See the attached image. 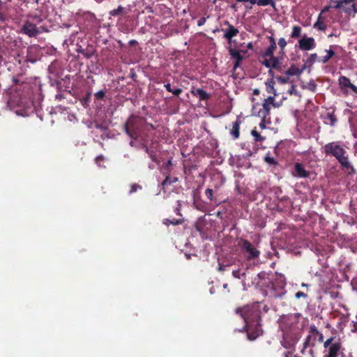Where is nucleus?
<instances>
[{"mask_svg": "<svg viewBox=\"0 0 357 357\" xmlns=\"http://www.w3.org/2000/svg\"><path fill=\"white\" fill-rule=\"evenodd\" d=\"M336 160L340 164L341 167L349 170V174H353L356 172V169L350 163L348 155H347V153H342V155H337Z\"/></svg>", "mask_w": 357, "mask_h": 357, "instance_id": "9b49d317", "label": "nucleus"}, {"mask_svg": "<svg viewBox=\"0 0 357 357\" xmlns=\"http://www.w3.org/2000/svg\"><path fill=\"white\" fill-rule=\"evenodd\" d=\"M340 354H341V357H353L350 353H348L347 354H346L345 353L342 351Z\"/></svg>", "mask_w": 357, "mask_h": 357, "instance_id": "e2e57ef3", "label": "nucleus"}, {"mask_svg": "<svg viewBox=\"0 0 357 357\" xmlns=\"http://www.w3.org/2000/svg\"><path fill=\"white\" fill-rule=\"evenodd\" d=\"M206 17H201L198 22H197V25L199 26H203L205 23H206Z\"/></svg>", "mask_w": 357, "mask_h": 357, "instance_id": "603ef678", "label": "nucleus"}, {"mask_svg": "<svg viewBox=\"0 0 357 357\" xmlns=\"http://www.w3.org/2000/svg\"><path fill=\"white\" fill-rule=\"evenodd\" d=\"M348 89H350L354 93L357 94V86L352 83L350 84V86Z\"/></svg>", "mask_w": 357, "mask_h": 357, "instance_id": "4d7b16f0", "label": "nucleus"}, {"mask_svg": "<svg viewBox=\"0 0 357 357\" xmlns=\"http://www.w3.org/2000/svg\"><path fill=\"white\" fill-rule=\"evenodd\" d=\"M318 59L317 54L316 53L311 54L305 62L304 66H312Z\"/></svg>", "mask_w": 357, "mask_h": 357, "instance_id": "f704fd0d", "label": "nucleus"}, {"mask_svg": "<svg viewBox=\"0 0 357 357\" xmlns=\"http://www.w3.org/2000/svg\"><path fill=\"white\" fill-rule=\"evenodd\" d=\"M251 134L255 137L256 142H261L264 139V137H261L260 133L255 129L252 130Z\"/></svg>", "mask_w": 357, "mask_h": 357, "instance_id": "c9c22d12", "label": "nucleus"}, {"mask_svg": "<svg viewBox=\"0 0 357 357\" xmlns=\"http://www.w3.org/2000/svg\"><path fill=\"white\" fill-rule=\"evenodd\" d=\"M286 290L284 289V284H272V289L271 291V294L272 296L275 298H282L286 294Z\"/></svg>", "mask_w": 357, "mask_h": 357, "instance_id": "4468645a", "label": "nucleus"}, {"mask_svg": "<svg viewBox=\"0 0 357 357\" xmlns=\"http://www.w3.org/2000/svg\"><path fill=\"white\" fill-rule=\"evenodd\" d=\"M238 246L241 250V255L244 259L247 268L252 265H255L261 254L257 247L248 240L244 238L240 239Z\"/></svg>", "mask_w": 357, "mask_h": 357, "instance_id": "f03ea898", "label": "nucleus"}, {"mask_svg": "<svg viewBox=\"0 0 357 357\" xmlns=\"http://www.w3.org/2000/svg\"><path fill=\"white\" fill-rule=\"evenodd\" d=\"M267 38L269 41V45L262 53L261 56L264 59H271L273 57H277V56H274V51L277 47L275 38L273 36H267Z\"/></svg>", "mask_w": 357, "mask_h": 357, "instance_id": "9d476101", "label": "nucleus"}, {"mask_svg": "<svg viewBox=\"0 0 357 357\" xmlns=\"http://www.w3.org/2000/svg\"><path fill=\"white\" fill-rule=\"evenodd\" d=\"M229 52L230 56L236 59V61L234 63V67L236 68L239 66L240 63L243 60V56L241 54L240 52L238 50H236L234 48L230 47L229 49Z\"/></svg>", "mask_w": 357, "mask_h": 357, "instance_id": "5701e85b", "label": "nucleus"}, {"mask_svg": "<svg viewBox=\"0 0 357 357\" xmlns=\"http://www.w3.org/2000/svg\"><path fill=\"white\" fill-rule=\"evenodd\" d=\"M224 24L228 26L227 29H222V31L225 32L224 38L227 39L229 43H231L232 38L236 36L238 33V29L235 28L228 21H225Z\"/></svg>", "mask_w": 357, "mask_h": 357, "instance_id": "ddd939ff", "label": "nucleus"}, {"mask_svg": "<svg viewBox=\"0 0 357 357\" xmlns=\"http://www.w3.org/2000/svg\"><path fill=\"white\" fill-rule=\"evenodd\" d=\"M305 69V66H303L301 68H298L294 64H292L287 70L284 72V75L291 76L296 75L299 76L302 74L303 70Z\"/></svg>", "mask_w": 357, "mask_h": 357, "instance_id": "f3484780", "label": "nucleus"}, {"mask_svg": "<svg viewBox=\"0 0 357 357\" xmlns=\"http://www.w3.org/2000/svg\"><path fill=\"white\" fill-rule=\"evenodd\" d=\"M191 93L194 96L199 97V98L201 100H206L209 99V98L211 97L210 94H208L206 91H205L202 89H199V88L196 89L195 90H192L191 91Z\"/></svg>", "mask_w": 357, "mask_h": 357, "instance_id": "b1692460", "label": "nucleus"}, {"mask_svg": "<svg viewBox=\"0 0 357 357\" xmlns=\"http://www.w3.org/2000/svg\"><path fill=\"white\" fill-rule=\"evenodd\" d=\"M241 123V120L237 118L236 120L232 123V128L230 130V135L232 137L236 139L240 136V125Z\"/></svg>", "mask_w": 357, "mask_h": 357, "instance_id": "aec40b11", "label": "nucleus"}, {"mask_svg": "<svg viewBox=\"0 0 357 357\" xmlns=\"http://www.w3.org/2000/svg\"><path fill=\"white\" fill-rule=\"evenodd\" d=\"M261 303L257 302L235 310V312L245 321L244 328L250 340H255L263 332L261 325Z\"/></svg>", "mask_w": 357, "mask_h": 357, "instance_id": "f257e3e1", "label": "nucleus"}, {"mask_svg": "<svg viewBox=\"0 0 357 357\" xmlns=\"http://www.w3.org/2000/svg\"><path fill=\"white\" fill-rule=\"evenodd\" d=\"M323 341L324 336L322 333L317 330L314 325L310 326L309 334L303 343L314 349L317 342H322Z\"/></svg>", "mask_w": 357, "mask_h": 357, "instance_id": "39448f33", "label": "nucleus"}, {"mask_svg": "<svg viewBox=\"0 0 357 357\" xmlns=\"http://www.w3.org/2000/svg\"><path fill=\"white\" fill-rule=\"evenodd\" d=\"M146 120L138 115H130L124 124L126 133L132 139H137L140 132L145 129Z\"/></svg>", "mask_w": 357, "mask_h": 357, "instance_id": "7ed1b4c3", "label": "nucleus"}, {"mask_svg": "<svg viewBox=\"0 0 357 357\" xmlns=\"http://www.w3.org/2000/svg\"><path fill=\"white\" fill-rule=\"evenodd\" d=\"M295 297L297 299H300L301 298L306 299L307 298V294L303 291H298L295 294Z\"/></svg>", "mask_w": 357, "mask_h": 357, "instance_id": "79ce46f5", "label": "nucleus"}, {"mask_svg": "<svg viewBox=\"0 0 357 357\" xmlns=\"http://www.w3.org/2000/svg\"><path fill=\"white\" fill-rule=\"evenodd\" d=\"M324 149L326 155H331L335 158H337V155H342V153H347L345 149L336 142H330L326 144L324 146Z\"/></svg>", "mask_w": 357, "mask_h": 357, "instance_id": "6e6552de", "label": "nucleus"}, {"mask_svg": "<svg viewBox=\"0 0 357 357\" xmlns=\"http://www.w3.org/2000/svg\"><path fill=\"white\" fill-rule=\"evenodd\" d=\"M232 275L238 279L241 278V273L239 270H236L232 271Z\"/></svg>", "mask_w": 357, "mask_h": 357, "instance_id": "864d4df0", "label": "nucleus"}, {"mask_svg": "<svg viewBox=\"0 0 357 357\" xmlns=\"http://www.w3.org/2000/svg\"><path fill=\"white\" fill-rule=\"evenodd\" d=\"M326 52L327 54L319 59L322 63H327L335 54V52L332 50H326Z\"/></svg>", "mask_w": 357, "mask_h": 357, "instance_id": "c85d7f7f", "label": "nucleus"}, {"mask_svg": "<svg viewBox=\"0 0 357 357\" xmlns=\"http://www.w3.org/2000/svg\"><path fill=\"white\" fill-rule=\"evenodd\" d=\"M166 89V90L169 92H172V89L171 87V84L170 83H167L165 84L164 86Z\"/></svg>", "mask_w": 357, "mask_h": 357, "instance_id": "bf43d9fd", "label": "nucleus"}, {"mask_svg": "<svg viewBox=\"0 0 357 357\" xmlns=\"http://www.w3.org/2000/svg\"><path fill=\"white\" fill-rule=\"evenodd\" d=\"M275 96H274V95L270 96L267 98L264 99V101L273 105L275 101Z\"/></svg>", "mask_w": 357, "mask_h": 357, "instance_id": "49530a36", "label": "nucleus"}, {"mask_svg": "<svg viewBox=\"0 0 357 357\" xmlns=\"http://www.w3.org/2000/svg\"><path fill=\"white\" fill-rule=\"evenodd\" d=\"M205 195H206V196L207 197V198H208V199H209L210 200H212V199H213V190H212V189L207 188V189L205 190Z\"/></svg>", "mask_w": 357, "mask_h": 357, "instance_id": "a18cd8bd", "label": "nucleus"}, {"mask_svg": "<svg viewBox=\"0 0 357 357\" xmlns=\"http://www.w3.org/2000/svg\"><path fill=\"white\" fill-rule=\"evenodd\" d=\"M298 46L301 50L308 51L316 47V43L314 38L304 36L298 40Z\"/></svg>", "mask_w": 357, "mask_h": 357, "instance_id": "f8f14e48", "label": "nucleus"}, {"mask_svg": "<svg viewBox=\"0 0 357 357\" xmlns=\"http://www.w3.org/2000/svg\"><path fill=\"white\" fill-rule=\"evenodd\" d=\"M278 45L280 49L278 56H284V54H285L284 49L287 45V43L285 38H280L278 42Z\"/></svg>", "mask_w": 357, "mask_h": 357, "instance_id": "cd10ccee", "label": "nucleus"}, {"mask_svg": "<svg viewBox=\"0 0 357 357\" xmlns=\"http://www.w3.org/2000/svg\"><path fill=\"white\" fill-rule=\"evenodd\" d=\"M296 86L293 84V85H291V88L289 89L288 93L290 95H293V94H296Z\"/></svg>", "mask_w": 357, "mask_h": 357, "instance_id": "5fc2aeb1", "label": "nucleus"}, {"mask_svg": "<svg viewBox=\"0 0 357 357\" xmlns=\"http://www.w3.org/2000/svg\"><path fill=\"white\" fill-rule=\"evenodd\" d=\"M313 27L321 31H324L326 29L324 20L319 19H317V22L313 24Z\"/></svg>", "mask_w": 357, "mask_h": 357, "instance_id": "72a5a7b5", "label": "nucleus"}, {"mask_svg": "<svg viewBox=\"0 0 357 357\" xmlns=\"http://www.w3.org/2000/svg\"><path fill=\"white\" fill-rule=\"evenodd\" d=\"M335 3V5L333 6V8L336 9H340L342 7L343 4L344 3L343 2V0H335L333 1Z\"/></svg>", "mask_w": 357, "mask_h": 357, "instance_id": "37998d69", "label": "nucleus"}, {"mask_svg": "<svg viewBox=\"0 0 357 357\" xmlns=\"http://www.w3.org/2000/svg\"><path fill=\"white\" fill-rule=\"evenodd\" d=\"M264 160L265 162H266L270 166L275 167L278 165V162L273 157H272L270 155V153H267L264 156Z\"/></svg>", "mask_w": 357, "mask_h": 357, "instance_id": "7c9ffc66", "label": "nucleus"}, {"mask_svg": "<svg viewBox=\"0 0 357 357\" xmlns=\"http://www.w3.org/2000/svg\"><path fill=\"white\" fill-rule=\"evenodd\" d=\"M142 187L137 184V183H133L130 186V190L129 191V194H132L135 192H137L138 190H141Z\"/></svg>", "mask_w": 357, "mask_h": 357, "instance_id": "4c0bfd02", "label": "nucleus"}, {"mask_svg": "<svg viewBox=\"0 0 357 357\" xmlns=\"http://www.w3.org/2000/svg\"><path fill=\"white\" fill-rule=\"evenodd\" d=\"M341 350V344L338 342H333L328 348V354L325 357H337Z\"/></svg>", "mask_w": 357, "mask_h": 357, "instance_id": "dca6fc26", "label": "nucleus"}, {"mask_svg": "<svg viewBox=\"0 0 357 357\" xmlns=\"http://www.w3.org/2000/svg\"><path fill=\"white\" fill-rule=\"evenodd\" d=\"M273 68H269V70H268V75H269L270 76H271V78H273V79L274 72H273Z\"/></svg>", "mask_w": 357, "mask_h": 357, "instance_id": "0e129e2a", "label": "nucleus"}, {"mask_svg": "<svg viewBox=\"0 0 357 357\" xmlns=\"http://www.w3.org/2000/svg\"><path fill=\"white\" fill-rule=\"evenodd\" d=\"M275 79L280 83V84H286L289 82V77L288 75H284V76H276Z\"/></svg>", "mask_w": 357, "mask_h": 357, "instance_id": "e433bc0d", "label": "nucleus"}, {"mask_svg": "<svg viewBox=\"0 0 357 357\" xmlns=\"http://www.w3.org/2000/svg\"><path fill=\"white\" fill-rule=\"evenodd\" d=\"M143 148L145 150V152L148 153L149 158L151 159V160L154 162L159 163V161L157 159L155 153L151 150L147 146L144 145Z\"/></svg>", "mask_w": 357, "mask_h": 357, "instance_id": "2f4dec72", "label": "nucleus"}, {"mask_svg": "<svg viewBox=\"0 0 357 357\" xmlns=\"http://www.w3.org/2000/svg\"><path fill=\"white\" fill-rule=\"evenodd\" d=\"M324 123L331 126H334L337 122V118L336 117L334 111L328 112L326 115L323 117Z\"/></svg>", "mask_w": 357, "mask_h": 357, "instance_id": "6ab92c4d", "label": "nucleus"}, {"mask_svg": "<svg viewBox=\"0 0 357 357\" xmlns=\"http://www.w3.org/2000/svg\"><path fill=\"white\" fill-rule=\"evenodd\" d=\"M294 357H315L313 348L305 345L304 343L301 350V355H295Z\"/></svg>", "mask_w": 357, "mask_h": 357, "instance_id": "a211bd4d", "label": "nucleus"}, {"mask_svg": "<svg viewBox=\"0 0 357 357\" xmlns=\"http://www.w3.org/2000/svg\"><path fill=\"white\" fill-rule=\"evenodd\" d=\"M282 105V101L276 102L275 101L274 104L273 105V107H279Z\"/></svg>", "mask_w": 357, "mask_h": 357, "instance_id": "052dcab7", "label": "nucleus"}, {"mask_svg": "<svg viewBox=\"0 0 357 357\" xmlns=\"http://www.w3.org/2000/svg\"><path fill=\"white\" fill-rule=\"evenodd\" d=\"M292 353L290 351H287L284 353V357H291Z\"/></svg>", "mask_w": 357, "mask_h": 357, "instance_id": "774afa93", "label": "nucleus"}, {"mask_svg": "<svg viewBox=\"0 0 357 357\" xmlns=\"http://www.w3.org/2000/svg\"><path fill=\"white\" fill-rule=\"evenodd\" d=\"M183 90L181 89H172V91L171 93H172L175 96L178 97L181 94Z\"/></svg>", "mask_w": 357, "mask_h": 357, "instance_id": "8fccbe9b", "label": "nucleus"}, {"mask_svg": "<svg viewBox=\"0 0 357 357\" xmlns=\"http://www.w3.org/2000/svg\"><path fill=\"white\" fill-rule=\"evenodd\" d=\"M271 105H271L264 100L263 104H262L263 108L259 111V115L264 118H266V116H269L270 112H271Z\"/></svg>", "mask_w": 357, "mask_h": 357, "instance_id": "a878e982", "label": "nucleus"}, {"mask_svg": "<svg viewBox=\"0 0 357 357\" xmlns=\"http://www.w3.org/2000/svg\"><path fill=\"white\" fill-rule=\"evenodd\" d=\"M21 33L28 36L30 38L36 37L41 33L40 28H38L36 25L29 21H25L21 28Z\"/></svg>", "mask_w": 357, "mask_h": 357, "instance_id": "1a4fd4ad", "label": "nucleus"}, {"mask_svg": "<svg viewBox=\"0 0 357 357\" xmlns=\"http://www.w3.org/2000/svg\"><path fill=\"white\" fill-rule=\"evenodd\" d=\"M338 82L340 88L342 90L349 88L351 84L350 79L347 77L343 75L339 77Z\"/></svg>", "mask_w": 357, "mask_h": 357, "instance_id": "bb28decb", "label": "nucleus"}, {"mask_svg": "<svg viewBox=\"0 0 357 357\" xmlns=\"http://www.w3.org/2000/svg\"><path fill=\"white\" fill-rule=\"evenodd\" d=\"M77 52L78 53L82 54L86 59H90L91 58L95 53L96 52V50L92 47H88L86 48H82L81 46L77 49Z\"/></svg>", "mask_w": 357, "mask_h": 357, "instance_id": "4be33fe9", "label": "nucleus"}, {"mask_svg": "<svg viewBox=\"0 0 357 357\" xmlns=\"http://www.w3.org/2000/svg\"><path fill=\"white\" fill-rule=\"evenodd\" d=\"M293 175L298 178H307L309 176L310 172L305 169L303 164L296 162L294 165Z\"/></svg>", "mask_w": 357, "mask_h": 357, "instance_id": "2eb2a0df", "label": "nucleus"}, {"mask_svg": "<svg viewBox=\"0 0 357 357\" xmlns=\"http://www.w3.org/2000/svg\"><path fill=\"white\" fill-rule=\"evenodd\" d=\"M262 3L264 6H271L273 8L276 10L275 0H265Z\"/></svg>", "mask_w": 357, "mask_h": 357, "instance_id": "58836bf2", "label": "nucleus"}, {"mask_svg": "<svg viewBox=\"0 0 357 357\" xmlns=\"http://www.w3.org/2000/svg\"><path fill=\"white\" fill-rule=\"evenodd\" d=\"M105 96V91L101 90L94 94V97L97 100H102Z\"/></svg>", "mask_w": 357, "mask_h": 357, "instance_id": "ea45409f", "label": "nucleus"}, {"mask_svg": "<svg viewBox=\"0 0 357 357\" xmlns=\"http://www.w3.org/2000/svg\"><path fill=\"white\" fill-rule=\"evenodd\" d=\"M302 32V29L298 25H294L292 27V31L291 33V38H298L301 36Z\"/></svg>", "mask_w": 357, "mask_h": 357, "instance_id": "473e14b6", "label": "nucleus"}, {"mask_svg": "<svg viewBox=\"0 0 357 357\" xmlns=\"http://www.w3.org/2000/svg\"><path fill=\"white\" fill-rule=\"evenodd\" d=\"M283 332V339L281 342L282 345L286 349H294L296 344L298 342L301 335L289 333L288 331Z\"/></svg>", "mask_w": 357, "mask_h": 357, "instance_id": "423d86ee", "label": "nucleus"}, {"mask_svg": "<svg viewBox=\"0 0 357 357\" xmlns=\"http://www.w3.org/2000/svg\"><path fill=\"white\" fill-rule=\"evenodd\" d=\"M283 59L282 56H277L271 59H263L261 63L268 68H273L280 73H284V66L282 65L281 60Z\"/></svg>", "mask_w": 357, "mask_h": 357, "instance_id": "0eeeda50", "label": "nucleus"}, {"mask_svg": "<svg viewBox=\"0 0 357 357\" xmlns=\"http://www.w3.org/2000/svg\"><path fill=\"white\" fill-rule=\"evenodd\" d=\"M63 98V96L62 94H57V95H56V100H61Z\"/></svg>", "mask_w": 357, "mask_h": 357, "instance_id": "338daca9", "label": "nucleus"}, {"mask_svg": "<svg viewBox=\"0 0 357 357\" xmlns=\"http://www.w3.org/2000/svg\"><path fill=\"white\" fill-rule=\"evenodd\" d=\"M165 174H166L165 178L164 181L161 183V186L163 190H165V188L167 186L178 181V177H176V176L171 177L170 176V171L169 170L168 171V172H165Z\"/></svg>", "mask_w": 357, "mask_h": 357, "instance_id": "412c9836", "label": "nucleus"}, {"mask_svg": "<svg viewBox=\"0 0 357 357\" xmlns=\"http://www.w3.org/2000/svg\"><path fill=\"white\" fill-rule=\"evenodd\" d=\"M333 339L332 337H331V338L328 339V340L324 342V347H325V348H327V347H328V348H329L330 345H331V344H333V342H333Z\"/></svg>", "mask_w": 357, "mask_h": 357, "instance_id": "6e6d98bb", "label": "nucleus"}, {"mask_svg": "<svg viewBox=\"0 0 357 357\" xmlns=\"http://www.w3.org/2000/svg\"><path fill=\"white\" fill-rule=\"evenodd\" d=\"M126 13V12L125 11V8L121 6H119L116 9L110 10L109 13V15L113 17L122 15Z\"/></svg>", "mask_w": 357, "mask_h": 357, "instance_id": "c756f323", "label": "nucleus"}, {"mask_svg": "<svg viewBox=\"0 0 357 357\" xmlns=\"http://www.w3.org/2000/svg\"><path fill=\"white\" fill-rule=\"evenodd\" d=\"M105 157L102 155H100L96 158V163L98 166L101 167V163L104 161Z\"/></svg>", "mask_w": 357, "mask_h": 357, "instance_id": "c03bdc74", "label": "nucleus"}, {"mask_svg": "<svg viewBox=\"0 0 357 357\" xmlns=\"http://www.w3.org/2000/svg\"><path fill=\"white\" fill-rule=\"evenodd\" d=\"M355 0H343V2L344 3V4H349L351 3H355L354 2Z\"/></svg>", "mask_w": 357, "mask_h": 357, "instance_id": "69168bd1", "label": "nucleus"}, {"mask_svg": "<svg viewBox=\"0 0 357 357\" xmlns=\"http://www.w3.org/2000/svg\"><path fill=\"white\" fill-rule=\"evenodd\" d=\"M183 222V219H173L172 220L169 221V223L173 225H178Z\"/></svg>", "mask_w": 357, "mask_h": 357, "instance_id": "de8ad7c7", "label": "nucleus"}, {"mask_svg": "<svg viewBox=\"0 0 357 357\" xmlns=\"http://www.w3.org/2000/svg\"><path fill=\"white\" fill-rule=\"evenodd\" d=\"M177 203H178V206L175 208L174 211H175V213L177 215H181V201H178Z\"/></svg>", "mask_w": 357, "mask_h": 357, "instance_id": "3c124183", "label": "nucleus"}, {"mask_svg": "<svg viewBox=\"0 0 357 357\" xmlns=\"http://www.w3.org/2000/svg\"><path fill=\"white\" fill-rule=\"evenodd\" d=\"M301 319L302 316L300 313L284 316L280 323L282 331L301 335V330L303 327V323L301 321Z\"/></svg>", "mask_w": 357, "mask_h": 357, "instance_id": "20e7f679", "label": "nucleus"}, {"mask_svg": "<svg viewBox=\"0 0 357 357\" xmlns=\"http://www.w3.org/2000/svg\"><path fill=\"white\" fill-rule=\"evenodd\" d=\"M229 266H230V264H223L219 263L218 270V271H220V272L225 271L226 270V268Z\"/></svg>", "mask_w": 357, "mask_h": 357, "instance_id": "09e8293b", "label": "nucleus"}, {"mask_svg": "<svg viewBox=\"0 0 357 357\" xmlns=\"http://www.w3.org/2000/svg\"><path fill=\"white\" fill-rule=\"evenodd\" d=\"M351 9L354 13H357V3H354L352 4Z\"/></svg>", "mask_w": 357, "mask_h": 357, "instance_id": "680f3d73", "label": "nucleus"}, {"mask_svg": "<svg viewBox=\"0 0 357 357\" xmlns=\"http://www.w3.org/2000/svg\"><path fill=\"white\" fill-rule=\"evenodd\" d=\"M172 165V162L171 160H169L167 162H165L162 165V168L166 171L165 172H168L169 170L171 172V166Z\"/></svg>", "mask_w": 357, "mask_h": 357, "instance_id": "a19ab883", "label": "nucleus"}, {"mask_svg": "<svg viewBox=\"0 0 357 357\" xmlns=\"http://www.w3.org/2000/svg\"><path fill=\"white\" fill-rule=\"evenodd\" d=\"M265 85L266 90L268 93H271L274 95V96H276L278 95L276 90L274 88L275 81L273 80V78L267 79V81L265 82Z\"/></svg>", "mask_w": 357, "mask_h": 357, "instance_id": "393cba45", "label": "nucleus"}, {"mask_svg": "<svg viewBox=\"0 0 357 357\" xmlns=\"http://www.w3.org/2000/svg\"><path fill=\"white\" fill-rule=\"evenodd\" d=\"M265 119H266V118L262 117V119H261V122L259 123V127L261 129L266 128Z\"/></svg>", "mask_w": 357, "mask_h": 357, "instance_id": "13d9d810", "label": "nucleus"}]
</instances>
